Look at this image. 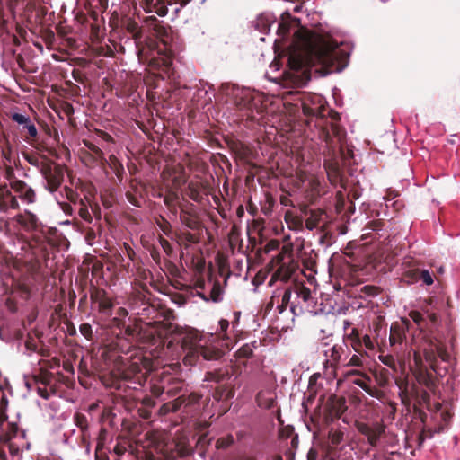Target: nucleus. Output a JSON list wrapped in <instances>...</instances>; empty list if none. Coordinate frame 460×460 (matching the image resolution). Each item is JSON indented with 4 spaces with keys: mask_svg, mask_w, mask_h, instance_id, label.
<instances>
[{
    "mask_svg": "<svg viewBox=\"0 0 460 460\" xmlns=\"http://www.w3.org/2000/svg\"><path fill=\"white\" fill-rule=\"evenodd\" d=\"M159 15H164L166 13L164 6H162L159 11H157Z\"/></svg>",
    "mask_w": 460,
    "mask_h": 460,
    "instance_id": "nucleus-29",
    "label": "nucleus"
},
{
    "mask_svg": "<svg viewBox=\"0 0 460 460\" xmlns=\"http://www.w3.org/2000/svg\"><path fill=\"white\" fill-rule=\"evenodd\" d=\"M112 306V304L109 300H103L101 302V307L103 312H108Z\"/></svg>",
    "mask_w": 460,
    "mask_h": 460,
    "instance_id": "nucleus-18",
    "label": "nucleus"
},
{
    "mask_svg": "<svg viewBox=\"0 0 460 460\" xmlns=\"http://www.w3.org/2000/svg\"><path fill=\"white\" fill-rule=\"evenodd\" d=\"M298 9H299V8H298L297 6H296V7H295V11H296V12H297V11H298Z\"/></svg>",
    "mask_w": 460,
    "mask_h": 460,
    "instance_id": "nucleus-37",
    "label": "nucleus"
},
{
    "mask_svg": "<svg viewBox=\"0 0 460 460\" xmlns=\"http://www.w3.org/2000/svg\"><path fill=\"white\" fill-rule=\"evenodd\" d=\"M314 181H315L314 180H312V181L310 180V182H309L311 188H313V189L314 188Z\"/></svg>",
    "mask_w": 460,
    "mask_h": 460,
    "instance_id": "nucleus-34",
    "label": "nucleus"
},
{
    "mask_svg": "<svg viewBox=\"0 0 460 460\" xmlns=\"http://www.w3.org/2000/svg\"><path fill=\"white\" fill-rule=\"evenodd\" d=\"M430 306L431 304H428L422 307L421 312L411 311L409 314L418 325L421 335L418 350L414 351L413 355L415 366L420 371L424 368L422 356L434 371H436L438 358L444 362H447L450 358L438 334L436 333L438 319Z\"/></svg>",
    "mask_w": 460,
    "mask_h": 460,
    "instance_id": "nucleus-2",
    "label": "nucleus"
},
{
    "mask_svg": "<svg viewBox=\"0 0 460 460\" xmlns=\"http://www.w3.org/2000/svg\"><path fill=\"white\" fill-rule=\"evenodd\" d=\"M380 359L381 361L387 365V366H391V361L393 360V358L391 357H388V356H385V357H380Z\"/></svg>",
    "mask_w": 460,
    "mask_h": 460,
    "instance_id": "nucleus-22",
    "label": "nucleus"
},
{
    "mask_svg": "<svg viewBox=\"0 0 460 460\" xmlns=\"http://www.w3.org/2000/svg\"><path fill=\"white\" fill-rule=\"evenodd\" d=\"M291 296V292L289 290H286L282 296V302L283 304H287Z\"/></svg>",
    "mask_w": 460,
    "mask_h": 460,
    "instance_id": "nucleus-20",
    "label": "nucleus"
},
{
    "mask_svg": "<svg viewBox=\"0 0 460 460\" xmlns=\"http://www.w3.org/2000/svg\"><path fill=\"white\" fill-rule=\"evenodd\" d=\"M216 337L213 334L208 336H199L195 334L193 341L187 352L184 358L186 364H193V358L196 355H201L205 359H217L221 357L222 351L220 349L214 346Z\"/></svg>",
    "mask_w": 460,
    "mask_h": 460,
    "instance_id": "nucleus-3",
    "label": "nucleus"
},
{
    "mask_svg": "<svg viewBox=\"0 0 460 460\" xmlns=\"http://www.w3.org/2000/svg\"><path fill=\"white\" fill-rule=\"evenodd\" d=\"M242 93V98H243V99H247V100H248L250 97L252 98V96H251V93H250L249 91H242V93ZM253 98H254V97H252V99H253Z\"/></svg>",
    "mask_w": 460,
    "mask_h": 460,
    "instance_id": "nucleus-24",
    "label": "nucleus"
},
{
    "mask_svg": "<svg viewBox=\"0 0 460 460\" xmlns=\"http://www.w3.org/2000/svg\"><path fill=\"white\" fill-rule=\"evenodd\" d=\"M370 439V444H374V441L372 438H369Z\"/></svg>",
    "mask_w": 460,
    "mask_h": 460,
    "instance_id": "nucleus-36",
    "label": "nucleus"
},
{
    "mask_svg": "<svg viewBox=\"0 0 460 460\" xmlns=\"http://www.w3.org/2000/svg\"><path fill=\"white\" fill-rule=\"evenodd\" d=\"M138 55H139V58H143V57L146 56V49H145V48L139 49Z\"/></svg>",
    "mask_w": 460,
    "mask_h": 460,
    "instance_id": "nucleus-28",
    "label": "nucleus"
},
{
    "mask_svg": "<svg viewBox=\"0 0 460 460\" xmlns=\"http://www.w3.org/2000/svg\"><path fill=\"white\" fill-rule=\"evenodd\" d=\"M362 343L367 349H370V350L374 349V343L371 341V338L369 337V335H367V334L364 335L362 341H360L358 337L355 338V340L353 341V347H354L355 350H358L356 346H360Z\"/></svg>",
    "mask_w": 460,
    "mask_h": 460,
    "instance_id": "nucleus-8",
    "label": "nucleus"
},
{
    "mask_svg": "<svg viewBox=\"0 0 460 460\" xmlns=\"http://www.w3.org/2000/svg\"><path fill=\"white\" fill-rule=\"evenodd\" d=\"M341 439V434H333L332 436V442L333 444H338Z\"/></svg>",
    "mask_w": 460,
    "mask_h": 460,
    "instance_id": "nucleus-23",
    "label": "nucleus"
},
{
    "mask_svg": "<svg viewBox=\"0 0 460 460\" xmlns=\"http://www.w3.org/2000/svg\"><path fill=\"white\" fill-rule=\"evenodd\" d=\"M252 348L251 345H243L237 351L238 358H250L252 355Z\"/></svg>",
    "mask_w": 460,
    "mask_h": 460,
    "instance_id": "nucleus-10",
    "label": "nucleus"
},
{
    "mask_svg": "<svg viewBox=\"0 0 460 460\" xmlns=\"http://www.w3.org/2000/svg\"><path fill=\"white\" fill-rule=\"evenodd\" d=\"M308 460H315V456L311 451L308 454Z\"/></svg>",
    "mask_w": 460,
    "mask_h": 460,
    "instance_id": "nucleus-31",
    "label": "nucleus"
},
{
    "mask_svg": "<svg viewBox=\"0 0 460 460\" xmlns=\"http://www.w3.org/2000/svg\"><path fill=\"white\" fill-rule=\"evenodd\" d=\"M349 365L350 366H361L362 365V360H361V358L358 355H353L349 361Z\"/></svg>",
    "mask_w": 460,
    "mask_h": 460,
    "instance_id": "nucleus-16",
    "label": "nucleus"
},
{
    "mask_svg": "<svg viewBox=\"0 0 460 460\" xmlns=\"http://www.w3.org/2000/svg\"><path fill=\"white\" fill-rule=\"evenodd\" d=\"M161 2V0H155H155H146V4L148 5H155L156 4H159Z\"/></svg>",
    "mask_w": 460,
    "mask_h": 460,
    "instance_id": "nucleus-27",
    "label": "nucleus"
},
{
    "mask_svg": "<svg viewBox=\"0 0 460 460\" xmlns=\"http://www.w3.org/2000/svg\"><path fill=\"white\" fill-rule=\"evenodd\" d=\"M274 22L275 17L271 13H263L258 17L256 26L261 32H267Z\"/></svg>",
    "mask_w": 460,
    "mask_h": 460,
    "instance_id": "nucleus-6",
    "label": "nucleus"
},
{
    "mask_svg": "<svg viewBox=\"0 0 460 460\" xmlns=\"http://www.w3.org/2000/svg\"><path fill=\"white\" fill-rule=\"evenodd\" d=\"M165 51H166L165 48H164V49H162L160 47H158V48H157V50H156L157 54H159V55H161V54L164 55V58H163V62H164V64L165 66H169V65H170V63H171V61H170V58H169V56L167 55V53H165Z\"/></svg>",
    "mask_w": 460,
    "mask_h": 460,
    "instance_id": "nucleus-15",
    "label": "nucleus"
},
{
    "mask_svg": "<svg viewBox=\"0 0 460 460\" xmlns=\"http://www.w3.org/2000/svg\"><path fill=\"white\" fill-rule=\"evenodd\" d=\"M270 68H275L276 70L279 69V65L277 62H273L270 66Z\"/></svg>",
    "mask_w": 460,
    "mask_h": 460,
    "instance_id": "nucleus-32",
    "label": "nucleus"
},
{
    "mask_svg": "<svg viewBox=\"0 0 460 460\" xmlns=\"http://www.w3.org/2000/svg\"><path fill=\"white\" fill-rule=\"evenodd\" d=\"M49 189L51 192L55 191L60 185L61 179L58 174H50L47 177Z\"/></svg>",
    "mask_w": 460,
    "mask_h": 460,
    "instance_id": "nucleus-9",
    "label": "nucleus"
},
{
    "mask_svg": "<svg viewBox=\"0 0 460 460\" xmlns=\"http://www.w3.org/2000/svg\"><path fill=\"white\" fill-rule=\"evenodd\" d=\"M148 48H149V49H151L152 52H154V51H155V50L152 49L151 44H150V45H148Z\"/></svg>",
    "mask_w": 460,
    "mask_h": 460,
    "instance_id": "nucleus-35",
    "label": "nucleus"
},
{
    "mask_svg": "<svg viewBox=\"0 0 460 460\" xmlns=\"http://www.w3.org/2000/svg\"><path fill=\"white\" fill-rule=\"evenodd\" d=\"M304 111L306 114H316L319 112V107H309L307 103H305Z\"/></svg>",
    "mask_w": 460,
    "mask_h": 460,
    "instance_id": "nucleus-17",
    "label": "nucleus"
},
{
    "mask_svg": "<svg viewBox=\"0 0 460 460\" xmlns=\"http://www.w3.org/2000/svg\"><path fill=\"white\" fill-rule=\"evenodd\" d=\"M312 102H313L314 104L315 102H318L320 104V106H322V104H321L322 98L320 96H318V95L312 96Z\"/></svg>",
    "mask_w": 460,
    "mask_h": 460,
    "instance_id": "nucleus-25",
    "label": "nucleus"
},
{
    "mask_svg": "<svg viewBox=\"0 0 460 460\" xmlns=\"http://www.w3.org/2000/svg\"><path fill=\"white\" fill-rule=\"evenodd\" d=\"M233 442V438L227 443H225L223 440H217V444L219 447H226L228 444Z\"/></svg>",
    "mask_w": 460,
    "mask_h": 460,
    "instance_id": "nucleus-26",
    "label": "nucleus"
},
{
    "mask_svg": "<svg viewBox=\"0 0 460 460\" xmlns=\"http://www.w3.org/2000/svg\"><path fill=\"white\" fill-rule=\"evenodd\" d=\"M27 128H28L29 134L31 137H35L37 135V129H36L34 125L30 124V125L27 126Z\"/></svg>",
    "mask_w": 460,
    "mask_h": 460,
    "instance_id": "nucleus-21",
    "label": "nucleus"
},
{
    "mask_svg": "<svg viewBox=\"0 0 460 460\" xmlns=\"http://www.w3.org/2000/svg\"><path fill=\"white\" fill-rule=\"evenodd\" d=\"M80 332L84 336L88 337L91 333V326L88 324H83L80 327Z\"/></svg>",
    "mask_w": 460,
    "mask_h": 460,
    "instance_id": "nucleus-19",
    "label": "nucleus"
},
{
    "mask_svg": "<svg viewBox=\"0 0 460 460\" xmlns=\"http://www.w3.org/2000/svg\"><path fill=\"white\" fill-rule=\"evenodd\" d=\"M256 400L260 407L269 409L274 404L275 395L270 390H263L257 394Z\"/></svg>",
    "mask_w": 460,
    "mask_h": 460,
    "instance_id": "nucleus-5",
    "label": "nucleus"
},
{
    "mask_svg": "<svg viewBox=\"0 0 460 460\" xmlns=\"http://www.w3.org/2000/svg\"><path fill=\"white\" fill-rule=\"evenodd\" d=\"M420 279L426 284L431 285L433 283V279L430 273L428 270H422L420 275Z\"/></svg>",
    "mask_w": 460,
    "mask_h": 460,
    "instance_id": "nucleus-14",
    "label": "nucleus"
},
{
    "mask_svg": "<svg viewBox=\"0 0 460 460\" xmlns=\"http://www.w3.org/2000/svg\"><path fill=\"white\" fill-rule=\"evenodd\" d=\"M22 199H24L27 202L32 203L34 201V191L31 188L24 187L23 192L22 194Z\"/></svg>",
    "mask_w": 460,
    "mask_h": 460,
    "instance_id": "nucleus-12",
    "label": "nucleus"
},
{
    "mask_svg": "<svg viewBox=\"0 0 460 460\" xmlns=\"http://www.w3.org/2000/svg\"><path fill=\"white\" fill-rule=\"evenodd\" d=\"M228 327H229V322L227 320H225V319L220 320L218 337L221 340L222 347H226V348L229 347V343L227 341L228 336L226 334V330L228 329Z\"/></svg>",
    "mask_w": 460,
    "mask_h": 460,
    "instance_id": "nucleus-7",
    "label": "nucleus"
},
{
    "mask_svg": "<svg viewBox=\"0 0 460 460\" xmlns=\"http://www.w3.org/2000/svg\"><path fill=\"white\" fill-rule=\"evenodd\" d=\"M319 215L313 213L305 222L306 227L310 230L315 228L318 226Z\"/></svg>",
    "mask_w": 460,
    "mask_h": 460,
    "instance_id": "nucleus-11",
    "label": "nucleus"
},
{
    "mask_svg": "<svg viewBox=\"0 0 460 460\" xmlns=\"http://www.w3.org/2000/svg\"><path fill=\"white\" fill-rule=\"evenodd\" d=\"M164 179L165 181V185L170 189V193L164 197V202L168 206H174L175 202L179 199V193L177 191L178 188L183 182V180L180 176H174L172 180V184L169 182V180L166 179V172H164Z\"/></svg>",
    "mask_w": 460,
    "mask_h": 460,
    "instance_id": "nucleus-4",
    "label": "nucleus"
},
{
    "mask_svg": "<svg viewBox=\"0 0 460 460\" xmlns=\"http://www.w3.org/2000/svg\"><path fill=\"white\" fill-rule=\"evenodd\" d=\"M12 119L18 124H27L30 120L27 116L20 114V113L13 114Z\"/></svg>",
    "mask_w": 460,
    "mask_h": 460,
    "instance_id": "nucleus-13",
    "label": "nucleus"
},
{
    "mask_svg": "<svg viewBox=\"0 0 460 460\" xmlns=\"http://www.w3.org/2000/svg\"><path fill=\"white\" fill-rule=\"evenodd\" d=\"M293 33L294 40L288 53V71L283 75L285 86H302L311 78L312 73L323 76L332 71H341L349 53L331 39L319 38L308 30L299 27L296 19L289 13L281 14L275 40L276 50L281 49V41Z\"/></svg>",
    "mask_w": 460,
    "mask_h": 460,
    "instance_id": "nucleus-1",
    "label": "nucleus"
},
{
    "mask_svg": "<svg viewBox=\"0 0 460 460\" xmlns=\"http://www.w3.org/2000/svg\"><path fill=\"white\" fill-rule=\"evenodd\" d=\"M239 105L241 107H243V108H245V107L251 108V104L248 102H245L243 104V103H239Z\"/></svg>",
    "mask_w": 460,
    "mask_h": 460,
    "instance_id": "nucleus-33",
    "label": "nucleus"
},
{
    "mask_svg": "<svg viewBox=\"0 0 460 460\" xmlns=\"http://www.w3.org/2000/svg\"><path fill=\"white\" fill-rule=\"evenodd\" d=\"M356 385H359L360 387H362L363 389H367V386L363 384V382L361 381H356L355 382Z\"/></svg>",
    "mask_w": 460,
    "mask_h": 460,
    "instance_id": "nucleus-30",
    "label": "nucleus"
}]
</instances>
